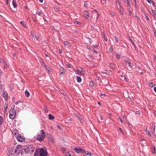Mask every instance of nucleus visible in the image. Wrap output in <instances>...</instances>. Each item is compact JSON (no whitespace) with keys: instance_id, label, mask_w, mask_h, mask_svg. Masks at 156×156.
Here are the masks:
<instances>
[{"instance_id":"obj_11","label":"nucleus","mask_w":156,"mask_h":156,"mask_svg":"<svg viewBox=\"0 0 156 156\" xmlns=\"http://www.w3.org/2000/svg\"><path fill=\"white\" fill-rule=\"evenodd\" d=\"M17 140L19 142H23L25 140V138L22 136L21 135H19L16 138Z\"/></svg>"},{"instance_id":"obj_41","label":"nucleus","mask_w":156,"mask_h":156,"mask_svg":"<svg viewBox=\"0 0 156 156\" xmlns=\"http://www.w3.org/2000/svg\"><path fill=\"white\" fill-rule=\"evenodd\" d=\"M136 113L137 114H140V111L138 110V111H136Z\"/></svg>"},{"instance_id":"obj_26","label":"nucleus","mask_w":156,"mask_h":156,"mask_svg":"<svg viewBox=\"0 0 156 156\" xmlns=\"http://www.w3.org/2000/svg\"><path fill=\"white\" fill-rule=\"evenodd\" d=\"M83 12H84V14H85V15L86 16H87L88 17H89L90 16L89 14L87 11H84Z\"/></svg>"},{"instance_id":"obj_43","label":"nucleus","mask_w":156,"mask_h":156,"mask_svg":"<svg viewBox=\"0 0 156 156\" xmlns=\"http://www.w3.org/2000/svg\"><path fill=\"white\" fill-rule=\"evenodd\" d=\"M119 129L120 131L122 133H123V131H122V129L121 128H119Z\"/></svg>"},{"instance_id":"obj_27","label":"nucleus","mask_w":156,"mask_h":156,"mask_svg":"<svg viewBox=\"0 0 156 156\" xmlns=\"http://www.w3.org/2000/svg\"><path fill=\"white\" fill-rule=\"evenodd\" d=\"M149 85L150 87H152L155 86V84L153 83H149Z\"/></svg>"},{"instance_id":"obj_36","label":"nucleus","mask_w":156,"mask_h":156,"mask_svg":"<svg viewBox=\"0 0 156 156\" xmlns=\"http://www.w3.org/2000/svg\"><path fill=\"white\" fill-rule=\"evenodd\" d=\"M114 37H115V40L116 42H118V38H117V37H116V36H115Z\"/></svg>"},{"instance_id":"obj_46","label":"nucleus","mask_w":156,"mask_h":156,"mask_svg":"<svg viewBox=\"0 0 156 156\" xmlns=\"http://www.w3.org/2000/svg\"><path fill=\"white\" fill-rule=\"evenodd\" d=\"M155 126L154 127V130H153V131H151V132H152V133H154V131H155Z\"/></svg>"},{"instance_id":"obj_13","label":"nucleus","mask_w":156,"mask_h":156,"mask_svg":"<svg viewBox=\"0 0 156 156\" xmlns=\"http://www.w3.org/2000/svg\"><path fill=\"white\" fill-rule=\"evenodd\" d=\"M64 44L65 46L67 48H69L71 46V44L70 42L68 41H64Z\"/></svg>"},{"instance_id":"obj_1","label":"nucleus","mask_w":156,"mask_h":156,"mask_svg":"<svg viewBox=\"0 0 156 156\" xmlns=\"http://www.w3.org/2000/svg\"><path fill=\"white\" fill-rule=\"evenodd\" d=\"M45 133L44 131L43 130H41L40 133H38L36 136V139L39 141H42L45 138Z\"/></svg>"},{"instance_id":"obj_7","label":"nucleus","mask_w":156,"mask_h":156,"mask_svg":"<svg viewBox=\"0 0 156 156\" xmlns=\"http://www.w3.org/2000/svg\"><path fill=\"white\" fill-rule=\"evenodd\" d=\"M74 150L77 153H81L83 154L85 153V151L81 148H77V147H75Z\"/></svg>"},{"instance_id":"obj_25","label":"nucleus","mask_w":156,"mask_h":156,"mask_svg":"<svg viewBox=\"0 0 156 156\" xmlns=\"http://www.w3.org/2000/svg\"><path fill=\"white\" fill-rule=\"evenodd\" d=\"M76 80L78 82H80L81 81V79L80 77L77 76L76 77Z\"/></svg>"},{"instance_id":"obj_31","label":"nucleus","mask_w":156,"mask_h":156,"mask_svg":"<svg viewBox=\"0 0 156 156\" xmlns=\"http://www.w3.org/2000/svg\"><path fill=\"white\" fill-rule=\"evenodd\" d=\"M89 84L90 86L92 87L94 86V82L93 81H91L89 83Z\"/></svg>"},{"instance_id":"obj_2","label":"nucleus","mask_w":156,"mask_h":156,"mask_svg":"<svg viewBox=\"0 0 156 156\" xmlns=\"http://www.w3.org/2000/svg\"><path fill=\"white\" fill-rule=\"evenodd\" d=\"M47 152L43 148H41L39 151H36L34 156H47Z\"/></svg>"},{"instance_id":"obj_24","label":"nucleus","mask_w":156,"mask_h":156,"mask_svg":"<svg viewBox=\"0 0 156 156\" xmlns=\"http://www.w3.org/2000/svg\"><path fill=\"white\" fill-rule=\"evenodd\" d=\"M3 120V119L2 117L0 115V126L2 124Z\"/></svg>"},{"instance_id":"obj_8","label":"nucleus","mask_w":156,"mask_h":156,"mask_svg":"<svg viewBox=\"0 0 156 156\" xmlns=\"http://www.w3.org/2000/svg\"><path fill=\"white\" fill-rule=\"evenodd\" d=\"M118 2V5L119 6V12H120V13L121 15H123L124 14V10L122 8V6L121 5V4L119 2V1H117Z\"/></svg>"},{"instance_id":"obj_6","label":"nucleus","mask_w":156,"mask_h":156,"mask_svg":"<svg viewBox=\"0 0 156 156\" xmlns=\"http://www.w3.org/2000/svg\"><path fill=\"white\" fill-rule=\"evenodd\" d=\"M30 34L32 36V38L33 39V40H39L40 39V36L38 35L37 36L34 32H31Z\"/></svg>"},{"instance_id":"obj_9","label":"nucleus","mask_w":156,"mask_h":156,"mask_svg":"<svg viewBox=\"0 0 156 156\" xmlns=\"http://www.w3.org/2000/svg\"><path fill=\"white\" fill-rule=\"evenodd\" d=\"M42 60L41 62V65L42 66L45 68L47 70H48V71H51L50 69L48 66H47L45 63L44 62L43 60V59H41Z\"/></svg>"},{"instance_id":"obj_4","label":"nucleus","mask_w":156,"mask_h":156,"mask_svg":"<svg viewBox=\"0 0 156 156\" xmlns=\"http://www.w3.org/2000/svg\"><path fill=\"white\" fill-rule=\"evenodd\" d=\"M17 153L16 149H15V148H11L8 150V154L9 156H16Z\"/></svg>"},{"instance_id":"obj_16","label":"nucleus","mask_w":156,"mask_h":156,"mask_svg":"<svg viewBox=\"0 0 156 156\" xmlns=\"http://www.w3.org/2000/svg\"><path fill=\"white\" fill-rule=\"evenodd\" d=\"M16 105H18V106H20V107L23 105V104L22 103V102L20 101H18L16 103Z\"/></svg>"},{"instance_id":"obj_12","label":"nucleus","mask_w":156,"mask_h":156,"mask_svg":"<svg viewBox=\"0 0 156 156\" xmlns=\"http://www.w3.org/2000/svg\"><path fill=\"white\" fill-rule=\"evenodd\" d=\"M12 133L13 135L16 138L18 136H19V132L18 130L16 129H14L12 132Z\"/></svg>"},{"instance_id":"obj_42","label":"nucleus","mask_w":156,"mask_h":156,"mask_svg":"<svg viewBox=\"0 0 156 156\" xmlns=\"http://www.w3.org/2000/svg\"><path fill=\"white\" fill-rule=\"evenodd\" d=\"M110 13L111 15H113L114 16V13L112 11H111L110 12Z\"/></svg>"},{"instance_id":"obj_17","label":"nucleus","mask_w":156,"mask_h":156,"mask_svg":"<svg viewBox=\"0 0 156 156\" xmlns=\"http://www.w3.org/2000/svg\"><path fill=\"white\" fill-rule=\"evenodd\" d=\"M20 23L24 27H26L27 23L25 22L24 21H21Z\"/></svg>"},{"instance_id":"obj_63","label":"nucleus","mask_w":156,"mask_h":156,"mask_svg":"<svg viewBox=\"0 0 156 156\" xmlns=\"http://www.w3.org/2000/svg\"><path fill=\"white\" fill-rule=\"evenodd\" d=\"M98 104H99V105H101V103L100 102H98Z\"/></svg>"},{"instance_id":"obj_34","label":"nucleus","mask_w":156,"mask_h":156,"mask_svg":"<svg viewBox=\"0 0 156 156\" xmlns=\"http://www.w3.org/2000/svg\"><path fill=\"white\" fill-rule=\"evenodd\" d=\"M120 58V56L118 55V54H116V58L118 59H119Z\"/></svg>"},{"instance_id":"obj_14","label":"nucleus","mask_w":156,"mask_h":156,"mask_svg":"<svg viewBox=\"0 0 156 156\" xmlns=\"http://www.w3.org/2000/svg\"><path fill=\"white\" fill-rule=\"evenodd\" d=\"M2 95L5 99L6 100L7 99L8 94L6 92L3 91L2 93Z\"/></svg>"},{"instance_id":"obj_56","label":"nucleus","mask_w":156,"mask_h":156,"mask_svg":"<svg viewBox=\"0 0 156 156\" xmlns=\"http://www.w3.org/2000/svg\"><path fill=\"white\" fill-rule=\"evenodd\" d=\"M58 129H61V127L59 126H58Z\"/></svg>"},{"instance_id":"obj_40","label":"nucleus","mask_w":156,"mask_h":156,"mask_svg":"<svg viewBox=\"0 0 156 156\" xmlns=\"http://www.w3.org/2000/svg\"><path fill=\"white\" fill-rule=\"evenodd\" d=\"M41 12H40V11H38V12H37V14H38V15L40 16L41 15Z\"/></svg>"},{"instance_id":"obj_39","label":"nucleus","mask_w":156,"mask_h":156,"mask_svg":"<svg viewBox=\"0 0 156 156\" xmlns=\"http://www.w3.org/2000/svg\"><path fill=\"white\" fill-rule=\"evenodd\" d=\"M104 40L105 41H107V38L105 36V35H104Z\"/></svg>"},{"instance_id":"obj_52","label":"nucleus","mask_w":156,"mask_h":156,"mask_svg":"<svg viewBox=\"0 0 156 156\" xmlns=\"http://www.w3.org/2000/svg\"><path fill=\"white\" fill-rule=\"evenodd\" d=\"M147 0V1L149 3H150L151 1V0Z\"/></svg>"},{"instance_id":"obj_28","label":"nucleus","mask_w":156,"mask_h":156,"mask_svg":"<svg viewBox=\"0 0 156 156\" xmlns=\"http://www.w3.org/2000/svg\"><path fill=\"white\" fill-rule=\"evenodd\" d=\"M8 106L7 104H5L4 105V109L5 111H6L7 109L8 108Z\"/></svg>"},{"instance_id":"obj_33","label":"nucleus","mask_w":156,"mask_h":156,"mask_svg":"<svg viewBox=\"0 0 156 156\" xmlns=\"http://www.w3.org/2000/svg\"><path fill=\"white\" fill-rule=\"evenodd\" d=\"M113 51V48L112 47H111L109 48V51L111 52H112Z\"/></svg>"},{"instance_id":"obj_61","label":"nucleus","mask_w":156,"mask_h":156,"mask_svg":"<svg viewBox=\"0 0 156 156\" xmlns=\"http://www.w3.org/2000/svg\"><path fill=\"white\" fill-rule=\"evenodd\" d=\"M63 151H66V149L65 148H63Z\"/></svg>"},{"instance_id":"obj_5","label":"nucleus","mask_w":156,"mask_h":156,"mask_svg":"<svg viewBox=\"0 0 156 156\" xmlns=\"http://www.w3.org/2000/svg\"><path fill=\"white\" fill-rule=\"evenodd\" d=\"M14 106L10 110L9 112L10 118L12 119H14L16 115V112L15 110L14 109Z\"/></svg>"},{"instance_id":"obj_38","label":"nucleus","mask_w":156,"mask_h":156,"mask_svg":"<svg viewBox=\"0 0 156 156\" xmlns=\"http://www.w3.org/2000/svg\"><path fill=\"white\" fill-rule=\"evenodd\" d=\"M118 120H120V122L122 123H123V121H122V120L120 118H118Z\"/></svg>"},{"instance_id":"obj_20","label":"nucleus","mask_w":156,"mask_h":156,"mask_svg":"<svg viewBox=\"0 0 156 156\" xmlns=\"http://www.w3.org/2000/svg\"><path fill=\"white\" fill-rule=\"evenodd\" d=\"M125 62L126 64H128L129 67L131 68L132 67V66L131 65V63L130 62L126 60H125Z\"/></svg>"},{"instance_id":"obj_30","label":"nucleus","mask_w":156,"mask_h":156,"mask_svg":"<svg viewBox=\"0 0 156 156\" xmlns=\"http://www.w3.org/2000/svg\"><path fill=\"white\" fill-rule=\"evenodd\" d=\"M66 156H72L71 154L69 152L66 153Z\"/></svg>"},{"instance_id":"obj_64","label":"nucleus","mask_w":156,"mask_h":156,"mask_svg":"<svg viewBox=\"0 0 156 156\" xmlns=\"http://www.w3.org/2000/svg\"><path fill=\"white\" fill-rule=\"evenodd\" d=\"M154 115L156 116V111L154 113Z\"/></svg>"},{"instance_id":"obj_21","label":"nucleus","mask_w":156,"mask_h":156,"mask_svg":"<svg viewBox=\"0 0 156 156\" xmlns=\"http://www.w3.org/2000/svg\"><path fill=\"white\" fill-rule=\"evenodd\" d=\"M145 131L146 132V134L147 135H148L149 136L151 137V135L150 134L149 132L147 131V128H146V129H145Z\"/></svg>"},{"instance_id":"obj_59","label":"nucleus","mask_w":156,"mask_h":156,"mask_svg":"<svg viewBox=\"0 0 156 156\" xmlns=\"http://www.w3.org/2000/svg\"><path fill=\"white\" fill-rule=\"evenodd\" d=\"M55 10L56 11H58V8H56V9H55Z\"/></svg>"},{"instance_id":"obj_55","label":"nucleus","mask_w":156,"mask_h":156,"mask_svg":"<svg viewBox=\"0 0 156 156\" xmlns=\"http://www.w3.org/2000/svg\"><path fill=\"white\" fill-rule=\"evenodd\" d=\"M64 74V73L63 72H62L59 75L60 76L62 74Z\"/></svg>"},{"instance_id":"obj_58","label":"nucleus","mask_w":156,"mask_h":156,"mask_svg":"<svg viewBox=\"0 0 156 156\" xmlns=\"http://www.w3.org/2000/svg\"><path fill=\"white\" fill-rule=\"evenodd\" d=\"M61 70H64V68L63 67H61Z\"/></svg>"},{"instance_id":"obj_57","label":"nucleus","mask_w":156,"mask_h":156,"mask_svg":"<svg viewBox=\"0 0 156 156\" xmlns=\"http://www.w3.org/2000/svg\"><path fill=\"white\" fill-rule=\"evenodd\" d=\"M154 152H153V154H154V153H155V147H154Z\"/></svg>"},{"instance_id":"obj_48","label":"nucleus","mask_w":156,"mask_h":156,"mask_svg":"<svg viewBox=\"0 0 156 156\" xmlns=\"http://www.w3.org/2000/svg\"><path fill=\"white\" fill-rule=\"evenodd\" d=\"M62 51L61 49H60L59 50V53L60 54H61L62 53Z\"/></svg>"},{"instance_id":"obj_18","label":"nucleus","mask_w":156,"mask_h":156,"mask_svg":"<svg viewBox=\"0 0 156 156\" xmlns=\"http://www.w3.org/2000/svg\"><path fill=\"white\" fill-rule=\"evenodd\" d=\"M25 96L27 97H28L30 95V93L27 90H26L25 92Z\"/></svg>"},{"instance_id":"obj_10","label":"nucleus","mask_w":156,"mask_h":156,"mask_svg":"<svg viewBox=\"0 0 156 156\" xmlns=\"http://www.w3.org/2000/svg\"><path fill=\"white\" fill-rule=\"evenodd\" d=\"M42 60L41 62V65L42 66L45 68L47 70H48V71H51L50 69L48 66H47L45 63L44 62L43 60V59H41Z\"/></svg>"},{"instance_id":"obj_37","label":"nucleus","mask_w":156,"mask_h":156,"mask_svg":"<svg viewBox=\"0 0 156 156\" xmlns=\"http://www.w3.org/2000/svg\"><path fill=\"white\" fill-rule=\"evenodd\" d=\"M44 110L46 112H48V109L47 107H45L44 108Z\"/></svg>"},{"instance_id":"obj_23","label":"nucleus","mask_w":156,"mask_h":156,"mask_svg":"<svg viewBox=\"0 0 156 156\" xmlns=\"http://www.w3.org/2000/svg\"><path fill=\"white\" fill-rule=\"evenodd\" d=\"M110 66L112 67L113 69H115L116 68V66L114 63H111L110 64Z\"/></svg>"},{"instance_id":"obj_32","label":"nucleus","mask_w":156,"mask_h":156,"mask_svg":"<svg viewBox=\"0 0 156 156\" xmlns=\"http://www.w3.org/2000/svg\"><path fill=\"white\" fill-rule=\"evenodd\" d=\"M130 41H131V42H132V44H133V46L134 47H135V48H136V46L135 44L134 43V42H133V41H132V40L131 39H130Z\"/></svg>"},{"instance_id":"obj_50","label":"nucleus","mask_w":156,"mask_h":156,"mask_svg":"<svg viewBox=\"0 0 156 156\" xmlns=\"http://www.w3.org/2000/svg\"><path fill=\"white\" fill-rule=\"evenodd\" d=\"M100 119L101 120H102L103 119V117L102 116H101L100 117Z\"/></svg>"},{"instance_id":"obj_35","label":"nucleus","mask_w":156,"mask_h":156,"mask_svg":"<svg viewBox=\"0 0 156 156\" xmlns=\"http://www.w3.org/2000/svg\"><path fill=\"white\" fill-rule=\"evenodd\" d=\"M152 12L153 14L156 15V12L154 10H152Z\"/></svg>"},{"instance_id":"obj_19","label":"nucleus","mask_w":156,"mask_h":156,"mask_svg":"<svg viewBox=\"0 0 156 156\" xmlns=\"http://www.w3.org/2000/svg\"><path fill=\"white\" fill-rule=\"evenodd\" d=\"M48 118L50 120H53L54 119V117L51 114H49Z\"/></svg>"},{"instance_id":"obj_29","label":"nucleus","mask_w":156,"mask_h":156,"mask_svg":"<svg viewBox=\"0 0 156 156\" xmlns=\"http://www.w3.org/2000/svg\"><path fill=\"white\" fill-rule=\"evenodd\" d=\"M75 72L76 74H78L81 73L80 71H79L77 70H75Z\"/></svg>"},{"instance_id":"obj_44","label":"nucleus","mask_w":156,"mask_h":156,"mask_svg":"<svg viewBox=\"0 0 156 156\" xmlns=\"http://www.w3.org/2000/svg\"><path fill=\"white\" fill-rule=\"evenodd\" d=\"M5 1H6V4H8L9 2V0H5Z\"/></svg>"},{"instance_id":"obj_47","label":"nucleus","mask_w":156,"mask_h":156,"mask_svg":"<svg viewBox=\"0 0 156 156\" xmlns=\"http://www.w3.org/2000/svg\"><path fill=\"white\" fill-rule=\"evenodd\" d=\"M101 96H106V95L105 94H101Z\"/></svg>"},{"instance_id":"obj_22","label":"nucleus","mask_w":156,"mask_h":156,"mask_svg":"<svg viewBox=\"0 0 156 156\" xmlns=\"http://www.w3.org/2000/svg\"><path fill=\"white\" fill-rule=\"evenodd\" d=\"M12 5L14 8H16L17 7V4L16 2L14 0L12 1Z\"/></svg>"},{"instance_id":"obj_45","label":"nucleus","mask_w":156,"mask_h":156,"mask_svg":"<svg viewBox=\"0 0 156 156\" xmlns=\"http://www.w3.org/2000/svg\"><path fill=\"white\" fill-rule=\"evenodd\" d=\"M152 5H153V6H156V5H155V3H154V2H152Z\"/></svg>"},{"instance_id":"obj_62","label":"nucleus","mask_w":156,"mask_h":156,"mask_svg":"<svg viewBox=\"0 0 156 156\" xmlns=\"http://www.w3.org/2000/svg\"><path fill=\"white\" fill-rule=\"evenodd\" d=\"M154 58L155 59V60L156 61V56H154Z\"/></svg>"},{"instance_id":"obj_60","label":"nucleus","mask_w":156,"mask_h":156,"mask_svg":"<svg viewBox=\"0 0 156 156\" xmlns=\"http://www.w3.org/2000/svg\"><path fill=\"white\" fill-rule=\"evenodd\" d=\"M87 4H86L85 3V4H84V6L85 7H87Z\"/></svg>"},{"instance_id":"obj_54","label":"nucleus","mask_w":156,"mask_h":156,"mask_svg":"<svg viewBox=\"0 0 156 156\" xmlns=\"http://www.w3.org/2000/svg\"><path fill=\"white\" fill-rule=\"evenodd\" d=\"M127 4L128 5H129V1H128V0H127Z\"/></svg>"},{"instance_id":"obj_3","label":"nucleus","mask_w":156,"mask_h":156,"mask_svg":"<svg viewBox=\"0 0 156 156\" xmlns=\"http://www.w3.org/2000/svg\"><path fill=\"white\" fill-rule=\"evenodd\" d=\"M24 150L26 153H31L34 151V148L32 145H30L25 146Z\"/></svg>"},{"instance_id":"obj_49","label":"nucleus","mask_w":156,"mask_h":156,"mask_svg":"<svg viewBox=\"0 0 156 156\" xmlns=\"http://www.w3.org/2000/svg\"><path fill=\"white\" fill-rule=\"evenodd\" d=\"M154 91L156 93V87H154Z\"/></svg>"},{"instance_id":"obj_53","label":"nucleus","mask_w":156,"mask_h":156,"mask_svg":"<svg viewBox=\"0 0 156 156\" xmlns=\"http://www.w3.org/2000/svg\"><path fill=\"white\" fill-rule=\"evenodd\" d=\"M94 52L96 54H97L98 53V51L96 50H94Z\"/></svg>"},{"instance_id":"obj_51","label":"nucleus","mask_w":156,"mask_h":156,"mask_svg":"<svg viewBox=\"0 0 156 156\" xmlns=\"http://www.w3.org/2000/svg\"><path fill=\"white\" fill-rule=\"evenodd\" d=\"M39 1L41 3H42L43 2V0H39Z\"/></svg>"},{"instance_id":"obj_15","label":"nucleus","mask_w":156,"mask_h":156,"mask_svg":"<svg viewBox=\"0 0 156 156\" xmlns=\"http://www.w3.org/2000/svg\"><path fill=\"white\" fill-rule=\"evenodd\" d=\"M21 147L22 146L21 145H18L15 148V149H16V150L17 151L18 153L20 151V149L21 148Z\"/></svg>"}]
</instances>
